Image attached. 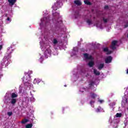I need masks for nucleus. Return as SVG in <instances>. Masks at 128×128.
<instances>
[{"label":"nucleus","instance_id":"3","mask_svg":"<svg viewBox=\"0 0 128 128\" xmlns=\"http://www.w3.org/2000/svg\"><path fill=\"white\" fill-rule=\"evenodd\" d=\"M118 44L117 40H113L112 42V46H111V48L112 50H114L116 48V44Z\"/></svg>","mask_w":128,"mask_h":128},{"label":"nucleus","instance_id":"33","mask_svg":"<svg viewBox=\"0 0 128 128\" xmlns=\"http://www.w3.org/2000/svg\"><path fill=\"white\" fill-rule=\"evenodd\" d=\"M2 48V46L0 45V50Z\"/></svg>","mask_w":128,"mask_h":128},{"label":"nucleus","instance_id":"24","mask_svg":"<svg viewBox=\"0 0 128 128\" xmlns=\"http://www.w3.org/2000/svg\"><path fill=\"white\" fill-rule=\"evenodd\" d=\"M122 116V114L120 113H117L116 114V118H120Z\"/></svg>","mask_w":128,"mask_h":128},{"label":"nucleus","instance_id":"44","mask_svg":"<svg viewBox=\"0 0 128 128\" xmlns=\"http://www.w3.org/2000/svg\"><path fill=\"white\" fill-rule=\"evenodd\" d=\"M51 114H53L52 112H51Z\"/></svg>","mask_w":128,"mask_h":128},{"label":"nucleus","instance_id":"28","mask_svg":"<svg viewBox=\"0 0 128 128\" xmlns=\"http://www.w3.org/2000/svg\"><path fill=\"white\" fill-rule=\"evenodd\" d=\"M104 10H108V6L106 5L104 7Z\"/></svg>","mask_w":128,"mask_h":128},{"label":"nucleus","instance_id":"32","mask_svg":"<svg viewBox=\"0 0 128 128\" xmlns=\"http://www.w3.org/2000/svg\"><path fill=\"white\" fill-rule=\"evenodd\" d=\"M7 20H8V22H10V18L9 17H8L7 18Z\"/></svg>","mask_w":128,"mask_h":128},{"label":"nucleus","instance_id":"26","mask_svg":"<svg viewBox=\"0 0 128 128\" xmlns=\"http://www.w3.org/2000/svg\"><path fill=\"white\" fill-rule=\"evenodd\" d=\"M56 14H58V16H60V13H58V12H56L55 13L52 14V15L54 16H56Z\"/></svg>","mask_w":128,"mask_h":128},{"label":"nucleus","instance_id":"45","mask_svg":"<svg viewBox=\"0 0 128 128\" xmlns=\"http://www.w3.org/2000/svg\"><path fill=\"white\" fill-rule=\"evenodd\" d=\"M64 86H66V85H64Z\"/></svg>","mask_w":128,"mask_h":128},{"label":"nucleus","instance_id":"40","mask_svg":"<svg viewBox=\"0 0 128 128\" xmlns=\"http://www.w3.org/2000/svg\"><path fill=\"white\" fill-rule=\"evenodd\" d=\"M126 74H128V69L127 70Z\"/></svg>","mask_w":128,"mask_h":128},{"label":"nucleus","instance_id":"38","mask_svg":"<svg viewBox=\"0 0 128 128\" xmlns=\"http://www.w3.org/2000/svg\"><path fill=\"white\" fill-rule=\"evenodd\" d=\"M75 48H73V50H74V52H76Z\"/></svg>","mask_w":128,"mask_h":128},{"label":"nucleus","instance_id":"19","mask_svg":"<svg viewBox=\"0 0 128 128\" xmlns=\"http://www.w3.org/2000/svg\"><path fill=\"white\" fill-rule=\"evenodd\" d=\"M86 22L87 24H88L90 26V24H92V20H90V19H88L87 20H86Z\"/></svg>","mask_w":128,"mask_h":128},{"label":"nucleus","instance_id":"25","mask_svg":"<svg viewBox=\"0 0 128 128\" xmlns=\"http://www.w3.org/2000/svg\"><path fill=\"white\" fill-rule=\"evenodd\" d=\"M7 114L8 116H12V112H8Z\"/></svg>","mask_w":128,"mask_h":128},{"label":"nucleus","instance_id":"14","mask_svg":"<svg viewBox=\"0 0 128 128\" xmlns=\"http://www.w3.org/2000/svg\"><path fill=\"white\" fill-rule=\"evenodd\" d=\"M94 64V63L92 61H90L88 64V66H89L90 68H92Z\"/></svg>","mask_w":128,"mask_h":128},{"label":"nucleus","instance_id":"4","mask_svg":"<svg viewBox=\"0 0 128 128\" xmlns=\"http://www.w3.org/2000/svg\"><path fill=\"white\" fill-rule=\"evenodd\" d=\"M103 51L104 52H107L106 54H110L112 52V50H108V48L107 47L104 48Z\"/></svg>","mask_w":128,"mask_h":128},{"label":"nucleus","instance_id":"18","mask_svg":"<svg viewBox=\"0 0 128 128\" xmlns=\"http://www.w3.org/2000/svg\"><path fill=\"white\" fill-rule=\"evenodd\" d=\"M96 96H98L94 93H92V94H91V98H93V100H94V98H96Z\"/></svg>","mask_w":128,"mask_h":128},{"label":"nucleus","instance_id":"15","mask_svg":"<svg viewBox=\"0 0 128 128\" xmlns=\"http://www.w3.org/2000/svg\"><path fill=\"white\" fill-rule=\"evenodd\" d=\"M16 102V98H12L11 100V104H14Z\"/></svg>","mask_w":128,"mask_h":128},{"label":"nucleus","instance_id":"12","mask_svg":"<svg viewBox=\"0 0 128 128\" xmlns=\"http://www.w3.org/2000/svg\"><path fill=\"white\" fill-rule=\"evenodd\" d=\"M8 2L10 4H12V6H14V4H16V0H8Z\"/></svg>","mask_w":128,"mask_h":128},{"label":"nucleus","instance_id":"5","mask_svg":"<svg viewBox=\"0 0 128 128\" xmlns=\"http://www.w3.org/2000/svg\"><path fill=\"white\" fill-rule=\"evenodd\" d=\"M42 20H44V22H45V24H46L50 22V18L44 17L43 18L41 19V21L42 22Z\"/></svg>","mask_w":128,"mask_h":128},{"label":"nucleus","instance_id":"21","mask_svg":"<svg viewBox=\"0 0 128 128\" xmlns=\"http://www.w3.org/2000/svg\"><path fill=\"white\" fill-rule=\"evenodd\" d=\"M28 122V120L25 118V119H24L23 120H22L21 122H22V124H26V122Z\"/></svg>","mask_w":128,"mask_h":128},{"label":"nucleus","instance_id":"30","mask_svg":"<svg viewBox=\"0 0 128 128\" xmlns=\"http://www.w3.org/2000/svg\"><path fill=\"white\" fill-rule=\"evenodd\" d=\"M94 103V101L91 100L90 102V104H92Z\"/></svg>","mask_w":128,"mask_h":128},{"label":"nucleus","instance_id":"37","mask_svg":"<svg viewBox=\"0 0 128 128\" xmlns=\"http://www.w3.org/2000/svg\"><path fill=\"white\" fill-rule=\"evenodd\" d=\"M40 60H42H42H44V58L42 57L40 58Z\"/></svg>","mask_w":128,"mask_h":128},{"label":"nucleus","instance_id":"1","mask_svg":"<svg viewBox=\"0 0 128 128\" xmlns=\"http://www.w3.org/2000/svg\"><path fill=\"white\" fill-rule=\"evenodd\" d=\"M62 8V5H60V2H56L52 7L54 10H57L58 8Z\"/></svg>","mask_w":128,"mask_h":128},{"label":"nucleus","instance_id":"31","mask_svg":"<svg viewBox=\"0 0 128 128\" xmlns=\"http://www.w3.org/2000/svg\"><path fill=\"white\" fill-rule=\"evenodd\" d=\"M98 102H99L100 104H102V102H104V100H98Z\"/></svg>","mask_w":128,"mask_h":128},{"label":"nucleus","instance_id":"6","mask_svg":"<svg viewBox=\"0 0 128 128\" xmlns=\"http://www.w3.org/2000/svg\"><path fill=\"white\" fill-rule=\"evenodd\" d=\"M84 58H85L86 60H92V56H88V53H85L84 54Z\"/></svg>","mask_w":128,"mask_h":128},{"label":"nucleus","instance_id":"46","mask_svg":"<svg viewBox=\"0 0 128 128\" xmlns=\"http://www.w3.org/2000/svg\"><path fill=\"white\" fill-rule=\"evenodd\" d=\"M38 84V82H37Z\"/></svg>","mask_w":128,"mask_h":128},{"label":"nucleus","instance_id":"17","mask_svg":"<svg viewBox=\"0 0 128 128\" xmlns=\"http://www.w3.org/2000/svg\"><path fill=\"white\" fill-rule=\"evenodd\" d=\"M18 96V94H16L15 93H12L11 98H16Z\"/></svg>","mask_w":128,"mask_h":128},{"label":"nucleus","instance_id":"20","mask_svg":"<svg viewBox=\"0 0 128 128\" xmlns=\"http://www.w3.org/2000/svg\"><path fill=\"white\" fill-rule=\"evenodd\" d=\"M10 58H12V54L10 52L9 54H8L6 56V58H7L8 60H10Z\"/></svg>","mask_w":128,"mask_h":128},{"label":"nucleus","instance_id":"34","mask_svg":"<svg viewBox=\"0 0 128 128\" xmlns=\"http://www.w3.org/2000/svg\"><path fill=\"white\" fill-rule=\"evenodd\" d=\"M81 51L82 52H84V48H81Z\"/></svg>","mask_w":128,"mask_h":128},{"label":"nucleus","instance_id":"29","mask_svg":"<svg viewBox=\"0 0 128 128\" xmlns=\"http://www.w3.org/2000/svg\"><path fill=\"white\" fill-rule=\"evenodd\" d=\"M96 112H100V108H97L96 109Z\"/></svg>","mask_w":128,"mask_h":128},{"label":"nucleus","instance_id":"9","mask_svg":"<svg viewBox=\"0 0 128 128\" xmlns=\"http://www.w3.org/2000/svg\"><path fill=\"white\" fill-rule=\"evenodd\" d=\"M45 54H49V56H50L52 54V50L50 48H48L46 49V50L45 51Z\"/></svg>","mask_w":128,"mask_h":128},{"label":"nucleus","instance_id":"35","mask_svg":"<svg viewBox=\"0 0 128 128\" xmlns=\"http://www.w3.org/2000/svg\"><path fill=\"white\" fill-rule=\"evenodd\" d=\"M36 82L37 80H38V79H34V82H36Z\"/></svg>","mask_w":128,"mask_h":128},{"label":"nucleus","instance_id":"10","mask_svg":"<svg viewBox=\"0 0 128 128\" xmlns=\"http://www.w3.org/2000/svg\"><path fill=\"white\" fill-rule=\"evenodd\" d=\"M104 68V64H100L98 66V68L99 70H102Z\"/></svg>","mask_w":128,"mask_h":128},{"label":"nucleus","instance_id":"39","mask_svg":"<svg viewBox=\"0 0 128 128\" xmlns=\"http://www.w3.org/2000/svg\"><path fill=\"white\" fill-rule=\"evenodd\" d=\"M5 16H6V17L8 16V14H5Z\"/></svg>","mask_w":128,"mask_h":128},{"label":"nucleus","instance_id":"23","mask_svg":"<svg viewBox=\"0 0 128 128\" xmlns=\"http://www.w3.org/2000/svg\"><path fill=\"white\" fill-rule=\"evenodd\" d=\"M58 40L56 38H54L53 40V44H58Z\"/></svg>","mask_w":128,"mask_h":128},{"label":"nucleus","instance_id":"13","mask_svg":"<svg viewBox=\"0 0 128 128\" xmlns=\"http://www.w3.org/2000/svg\"><path fill=\"white\" fill-rule=\"evenodd\" d=\"M94 73L96 76H100V72L96 69L94 70Z\"/></svg>","mask_w":128,"mask_h":128},{"label":"nucleus","instance_id":"41","mask_svg":"<svg viewBox=\"0 0 128 128\" xmlns=\"http://www.w3.org/2000/svg\"><path fill=\"white\" fill-rule=\"evenodd\" d=\"M23 81L26 82V80H24V79Z\"/></svg>","mask_w":128,"mask_h":128},{"label":"nucleus","instance_id":"2","mask_svg":"<svg viewBox=\"0 0 128 128\" xmlns=\"http://www.w3.org/2000/svg\"><path fill=\"white\" fill-rule=\"evenodd\" d=\"M112 60V57L108 56L105 59V64H110Z\"/></svg>","mask_w":128,"mask_h":128},{"label":"nucleus","instance_id":"16","mask_svg":"<svg viewBox=\"0 0 128 128\" xmlns=\"http://www.w3.org/2000/svg\"><path fill=\"white\" fill-rule=\"evenodd\" d=\"M84 2L85 4H88V6H90V4H92V3L88 0H84Z\"/></svg>","mask_w":128,"mask_h":128},{"label":"nucleus","instance_id":"27","mask_svg":"<svg viewBox=\"0 0 128 128\" xmlns=\"http://www.w3.org/2000/svg\"><path fill=\"white\" fill-rule=\"evenodd\" d=\"M103 20H104V24H106V22H108V19H106V18H104Z\"/></svg>","mask_w":128,"mask_h":128},{"label":"nucleus","instance_id":"42","mask_svg":"<svg viewBox=\"0 0 128 128\" xmlns=\"http://www.w3.org/2000/svg\"><path fill=\"white\" fill-rule=\"evenodd\" d=\"M23 78H24H24H25L26 77H24ZM23 78H22V80H23Z\"/></svg>","mask_w":128,"mask_h":128},{"label":"nucleus","instance_id":"22","mask_svg":"<svg viewBox=\"0 0 128 128\" xmlns=\"http://www.w3.org/2000/svg\"><path fill=\"white\" fill-rule=\"evenodd\" d=\"M26 128H32V124H28L26 125Z\"/></svg>","mask_w":128,"mask_h":128},{"label":"nucleus","instance_id":"7","mask_svg":"<svg viewBox=\"0 0 128 128\" xmlns=\"http://www.w3.org/2000/svg\"><path fill=\"white\" fill-rule=\"evenodd\" d=\"M32 74V72L28 71V72L26 74V76H28L27 78H26V80H30V74Z\"/></svg>","mask_w":128,"mask_h":128},{"label":"nucleus","instance_id":"43","mask_svg":"<svg viewBox=\"0 0 128 128\" xmlns=\"http://www.w3.org/2000/svg\"><path fill=\"white\" fill-rule=\"evenodd\" d=\"M40 63H41V64H42V61H41V62H40Z\"/></svg>","mask_w":128,"mask_h":128},{"label":"nucleus","instance_id":"36","mask_svg":"<svg viewBox=\"0 0 128 128\" xmlns=\"http://www.w3.org/2000/svg\"><path fill=\"white\" fill-rule=\"evenodd\" d=\"M39 82H40V84H42V82H44L42 80H40V81H39Z\"/></svg>","mask_w":128,"mask_h":128},{"label":"nucleus","instance_id":"11","mask_svg":"<svg viewBox=\"0 0 128 128\" xmlns=\"http://www.w3.org/2000/svg\"><path fill=\"white\" fill-rule=\"evenodd\" d=\"M74 4L76 6H82V2L80 0H76L74 1Z\"/></svg>","mask_w":128,"mask_h":128},{"label":"nucleus","instance_id":"8","mask_svg":"<svg viewBox=\"0 0 128 128\" xmlns=\"http://www.w3.org/2000/svg\"><path fill=\"white\" fill-rule=\"evenodd\" d=\"M94 84H96V82H94V81L91 80L89 82L88 86L90 88H92Z\"/></svg>","mask_w":128,"mask_h":128}]
</instances>
